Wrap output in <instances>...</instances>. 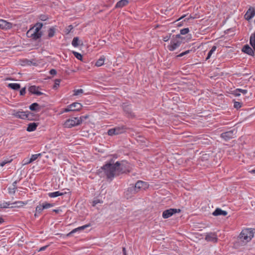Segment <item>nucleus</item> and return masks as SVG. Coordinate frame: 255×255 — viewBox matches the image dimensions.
Masks as SVG:
<instances>
[{
    "label": "nucleus",
    "instance_id": "obj_14",
    "mask_svg": "<svg viewBox=\"0 0 255 255\" xmlns=\"http://www.w3.org/2000/svg\"><path fill=\"white\" fill-rule=\"evenodd\" d=\"M228 213L226 211L222 210L220 208H217L215 209V210L212 213L213 215L215 216H225L227 215Z\"/></svg>",
    "mask_w": 255,
    "mask_h": 255
},
{
    "label": "nucleus",
    "instance_id": "obj_42",
    "mask_svg": "<svg viewBox=\"0 0 255 255\" xmlns=\"http://www.w3.org/2000/svg\"><path fill=\"white\" fill-rule=\"evenodd\" d=\"M242 103L239 102H235L234 103V107L236 109H239L242 107Z\"/></svg>",
    "mask_w": 255,
    "mask_h": 255
},
{
    "label": "nucleus",
    "instance_id": "obj_28",
    "mask_svg": "<svg viewBox=\"0 0 255 255\" xmlns=\"http://www.w3.org/2000/svg\"><path fill=\"white\" fill-rule=\"evenodd\" d=\"M44 210V208H43V205L42 204H39L37 205L35 209V216H36V214H40L41 213L42 211Z\"/></svg>",
    "mask_w": 255,
    "mask_h": 255
},
{
    "label": "nucleus",
    "instance_id": "obj_43",
    "mask_svg": "<svg viewBox=\"0 0 255 255\" xmlns=\"http://www.w3.org/2000/svg\"><path fill=\"white\" fill-rule=\"evenodd\" d=\"M232 94L235 96L238 97L241 95L239 89H236L232 92Z\"/></svg>",
    "mask_w": 255,
    "mask_h": 255
},
{
    "label": "nucleus",
    "instance_id": "obj_38",
    "mask_svg": "<svg viewBox=\"0 0 255 255\" xmlns=\"http://www.w3.org/2000/svg\"><path fill=\"white\" fill-rule=\"evenodd\" d=\"M189 32L188 28H185L180 30V33L179 34L185 35Z\"/></svg>",
    "mask_w": 255,
    "mask_h": 255
},
{
    "label": "nucleus",
    "instance_id": "obj_19",
    "mask_svg": "<svg viewBox=\"0 0 255 255\" xmlns=\"http://www.w3.org/2000/svg\"><path fill=\"white\" fill-rule=\"evenodd\" d=\"M37 126L38 125L36 123H30L28 125V127L27 128L26 130L29 132L34 131L36 130Z\"/></svg>",
    "mask_w": 255,
    "mask_h": 255
},
{
    "label": "nucleus",
    "instance_id": "obj_21",
    "mask_svg": "<svg viewBox=\"0 0 255 255\" xmlns=\"http://www.w3.org/2000/svg\"><path fill=\"white\" fill-rule=\"evenodd\" d=\"M105 60V57L102 56L96 62L95 66L97 67H100L104 64Z\"/></svg>",
    "mask_w": 255,
    "mask_h": 255
},
{
    "label": "nucleus",
    "instance_id": "obj_33",
    "mask_svg": "<svg viewBox=\"0 0 255 255\" xmlns=\"http://www.w3.org/2000/svg\"><path fill=\"white\" fill-rule=\"evenodd\" d=\"M41 155V153H38L35 154H32L30 158V162H33L35 161L38 157Z\"/></svg>",
    "mask_w": 255,
    "mask_h": 255
},
{
    "label": "nucleus",
    "instance_id": "obj_9",
    "mask_svg": "<svg viewBox=\"0 0 255 255\" xmlns=\"http://www.w3.org/2000/svg\"><path fill=\"white\" fill-rule=\"evenodd\" d=\"M255 15V9L254 7L250 6L244 15L245 18L247 20H250Z\"/></svg>",
    "mask_w": 255,
    "mask_h": 255
},
{
    "label": "nucleus",
    "instance_id": "obj_2",
    "mask_svg": "<svg viewBox=\"0 0 255 255\" xmlns=\"http://www.w3.org/2000/svg\"><path fill=\"white\" fill-rule=\"evenodd\" d=\"M42 26L43 24L42 23H36L34 26L27 31L26 33L27 36L35 40L40 38L42 35V32L41 31Z\"/></svg>",
    "mask_w": 255,
    "mask_h": 255
},
{
    "label": "nucleus",
    "instance_id": "obj_16",
    "mask_svg": "<svg viewBox=\"0 0 255 255\" xmlns=\"http://www.w3.org/2000/svg\"><path fill=\"white\" fill-rule=\"evenodd\" d=\"M82 107V105L79 103H73L70 105V108H71L72 111H80Z\"/></svg>",
    "mask_w": 255,
    "mask_h": 255
},
{
    "label": "nucleus",
    "instance_id": "obj_20",
    "mask_svg": "<svg viewBox=\"0 0 255 255\" xmlns=\"http://www.w3.org/2000/svg\"><path fill=\"white\" fill-rule=\"evenodd\" d=\"M143 187V182L142 181H138L135 184L134 190L137 192L141 188Z\"/></svg>",
    "mask_w": 255,
    "mask_h": 255
},
{
    "label": "nucleus",
    "instance_id": "obj_52",
    "mask_svg": "<svg viewBox=\"0 0 255 255\" xmlns=\"http://www.w3.org/2000/svg\"><path fill=\"white\" fill-rule=\"evenodd\" d=\"M46 248H47V246L42 247L40 249L39 251H44L46 249Z\"/></svg>",
    "mask_w": 255,
    "mask_h": 255
},
{
    "label": "nucleus",
    "instance_id": "obj_54",
    "mask_svg": "<svg viewBox=\"0 0 255 255\" xmlns=\"http://www.w3.org/2000/svg\"><path fill=\"white\" fill-rule=\"evenodd\" d=\"M123 254H124V255H127L125 248H123Z\"/></svg>",
    "mask_w": 255,
    "mask_h": 255
},
{
    "label": "nucleus",
    "instance_id": "obj_50",
    "mask_svg": "<svg viewBox=\"0 0 255 255\" xmlns=\"http://www.w3.org/2000/svg\"><path fill=\"white\" fill-rule=\"evenodd\" d=\"M49 73L51 74V75H55L57 73V72L56 71V70L54 69H51L49 71Z\"/></svg>",
    "mask_w": 255,
    "mask_h": 255
},
{
    "label": "nucleus",
    "instance_id": "obj_49",
    "mask_svg": "<svg viewBox=\"0 0 255 255\" xmlns=\"http://www.w3.org/2000/svg\"><path fill=\"white\" fill-rule=\"evenodd\" d=\"M70 111H72V110L71 108H70V105L68 106V107L63 110V112H68Z\"/></svg>",
    "mask_w": 255,
    "mask_h": 255
},
{
    "label": "nucleus",
    "instance_id": "obj_46",
    "mask_svg": "<svg viewBox=\"0 0 255 255\" xmlns=\"http://www.w3.org/2000/svg\"><path fill=\"white\" fill-rule=\"evenodd\" d=\"M103 202L102 201H101L99 199H96V200H94L93 201V204L92 205L93 206H96L97 204L98 203H102Z\"/></svg>",
    "mask_w": 255,
    "mask_h": 255
},
{
    "label": "nucleus",
    "instance_id": "obj_6",
    "mask_svg": "<svg viewBox=\"0 0 255 255\" xmlns=\"http://www.w3.org/2000/svg\"><path fill=\"white\" fill-rule=\"evenodd\" d=\"M237 130L233 129L229 131L222 133L221 137L225 141H228L236 136Z\"/></svg>",
    "mask_w": 255,
    "mask_h": 255
},
{
    "label": "nucleus",
    "instance_id": "obj_39",
    "mask_svg": "<svg viewBox=\"0 0 255 255\" xmlns=\"http://www.w3.org/2000/svg\"><path fill=\"white\" fill-rule=\"evenodd\" d=\"M83 93V90L81 89L75 90H74L73 95L74 96H78L80 94H82Z\"/></svg>",
    "mask_w": 255,
    "mask_h": 255
},
{
    "label": "nucleus",
    "instance_id": "obj_58",
    "mask_svg": "<svg viewBox=\"0 0 255 255\" xmlns=\"http://www.w3.org/2000/svg\"><path fill=\"white\" fill-rule=\"evenodd\" d=\"M14 185H15L16 186V181H14L13 183H12V186L14 187Z\"/></svg>",
    "mask_w": 255,
    "mask_h": 255
},
{
    "label": "nucleus",
    "instance_id": "obj_36",
    "mask_svg": "<svg viewBox=\"0 0 255 255\" xmlns=\"http://www.w3.org/2000/svg\"><path fill=\"white\" fill-rule=\"evenodd\" d=\"M88 117H89L88 115H86V116H81L79 118L77 117V118L78 119V120H79L80 121L79 122V124H81L83 121L86 120L87 118H88Z\"/></svg>",
    "mask_w": 255,
    "mask_h": 255
},
{
    "label": "nucleus",
    "instance_id": "obj_25",
    "mask_svg": "<svg viewBox=\"0 0 255 255\" xmlns=\"http://www.w3.org/2000/svg\"><path fill=\"white\" fill-rule=\"evenodd\" d=\"M7 87L11 89L17 90L20 89V85L18 83H9Z\"/></svg>",
    "mask_w": 255,
    "mask_h": 255
},
{
    "label": "nucleus",
    "instance_id": "obj_12",
    "mask_svg": "<svg viewBox=\"0 0 255 255\" xmlns=\"http://www.w3.org/2000/svg\"><path fill=\"white\" fill-rule=\"evenodd\" d=\"M242 51L251 56H253L255 51L253 47H250L248 45H245L243 48Z\"/></svg>",
    "mask_w": 255,
    "mask_h": 255
},
{
    "label": "nucleus",
    "instance_id": "obj_5",
    "mask_svg": "<svg viewBox=\"0 0 255 255\" xmlns=\"http://www.w3.org/2000/svg\"><path fill=\"white\" fill-rule=\"evenodd\" d=\"M12 115L14 117L22 120H32L33 114L28 111H15L12 113Z\"/></svg>",
    "mask_w": 255,
    "mask_h": 255
},
{
    "label": "nucleus",
    "instance_id": "obj_24",
    "mask_svg": "<svg viewBox=\"0 0 255 255\" xmlns=\"http://www.w3.org/2000/svg\"><path fill=\"white\" fill-rule=\"evenodd\" d=\"M91 226V225L89 224H87V225H84V226H81V227H79L78 228H77L76 229H74V230H73L69 234H73V233H74L78 231H80V230H84L85 229H86V228L87 227H89L90 226Z\"/></svg>",
    "mask_w": 255,
    "mask_h": 255
},
{
    "label": "nucleus",
    "instance_id": "obj_3",
    "mask_svg": "<svg viewBox=\"0 0 255 255\" xmlns=\"http://www.w3.org/2000/svg\"><path fill=\"white\" fill-rule=\"evenodd\" d=\"M183 39L180 34H177L176 35H173L170 41V43L167 46V48L170 51H173L177 48H178Z\"/></svg>",
    "mask_w": 255,
    "mask_h": 255
},
{
    "label": "nucleus",
    "instance_id": "obj_22",
    "mask_svg": "<svg viewBox=\"0 0 255 255\" xmlns=\"http://www.w3.org/2000/svg\"><path fill=\"white\" fill-rule=\"evenodd\" d=\"M250 43L252 47L255 50V31L253 33L251 34L250 36Z\"/></svg>",
    "mask_w": 255,
    "mask_h": 255
},
{
    "label": "nucleus",
    "instance_id": "obj_55",
    "mask_svg": "<svg viewBox=\"0 0 255 255\" xmlns=\"http://www.w3.org/2000/svg\"><path fill=\"white\" fill-rule=\"evenodd\" d=\"M4 222L3 219L2 218H0V225Z\"/></svg>",
    "mask_w": 255,
    "mask_h": 255
},
{
    "label": "nucleus",
    "instance_id": "obj_56",
    "mask_svg": "<svg viewBox=\"0 0 255 255\" xmlns=\"http://www.w3.org/2000/svg\"><path fill=\"white\" fill-rule=\"evenodd\" d=\"M251 173H255V169L252 170L250 171Z\"/></svg>",
    "mask_w": 255,
    "mask_h": 255
},
{
    "label": "nucleus",
    "instance_id": "obj_41",
    "mask_svg": "<svg viewBox=\"0 0 255 255\" xmlns=\"http://www.w3.org/2000/svg\"><path fill=\"white\" fill-rule=\"evenodd\" d=\"M61 80L60 79H56L54 82V85L53 86V89H57L60 85Z\"/></svg>",
    "mask_w": 255,
    "mask_h": 255
},
{
    "label": "nucleus",
    "instance_id": "obj_7",
    "mask_svg": "<svg viewBox=\"0 0 255 255\" xmlns=\"http://www.w3.org/2000/svg\"><path fill=\"white\" fill-rule=\"evenodd\" d=\"M80 121L78 120L77 117L72 118L67 120L63 124V126L65 128H70L72 127L79 125V122Z\"/></svg>",
    "mask_w": 255,
    "mask_h": 255
},
{
    "label": "nucleus",
    "instance_id": "obj_18",
    "mask_svg": "<svg viewBox=\"0 0 255 255\" xmlns=\"http://www.w3.org/2000/svg\"><path fill=\"white\" fill-rule=\"evenodd\" d=\"M128 0H121L116 3L115 8H122L128 5Z\"/></svg>",
    "mask_w": 255,
    "mask_h": 255
},
{
    "label": "nucleus",
    "instance_id": "obj_34",
    "mask_svg": "<svg viewBox=\"0 0 255 255\" xmlns=\"http://www.w3.org/2000/svg\"><path fill=\"white\" fill-rule=\"evenodd\" d=\"M42 205H43V208H44V209H49V208H51L54 206L53 204L48 203L46 202L42 203Z\"/></svg>",
    "mask_w": 255,
    "mask_h": 255
},
{
    "label": "nucleus",
    "instance_id": "obj_44",
    "mask_svg": "<svg viewBox=\"0 0 255 255\" xmlns=\"http://www.w3.org/2000/svg\"><path fill=\"white\" fill-rule=\"evenodd\" d=\"M11 161V160H4L1 162H0V166L1 167L4 166L6 163H10Z\"/></svg>",
    "mask_w": 255,
    "mask_h": 255
},
{
    "label": "nucleus",
    "instance_id": "obj_31",
    "mask_svg": "<svg viewBox=\"0 0 255 255\" xmlns=\"http://www.w3.org/2000/svg\"><path fill=\"white\" fill-rule=\"evenodd\" d=\"M72 53L75 56V57L76 58H77L78 60H80L81 61L82 60L83 56L80 53H79L77 52H76V51H72Z\"/></svg>",
    "mask_w": 255,
    "mask_h": 255
},
{
    "label": "nucleus",
    "instance_id": "obj_29",
    "mask_svg": "<svg viewBox=\"0 0 255 255\" xmlns=\"http://www.w3.org/2000/svg\"><path fill=\"white\" fill-rule=\"evenodd\" d=\"M55 33V28L51 27L48 30V36L49 38L52 37L54 36Z\"/></svg>",
    "mask_w": 255,
    "mask_h": 255
},
{
    "label": "nucleus",
    "instance_id": "obj_51",
    "mask_svg": "<svg viewBox=\"0 0 255 255\" xmlns=\"http://www.w3.org/2000/svg\"><path fill=\"white\" fill-rule=\"evenodd\" d=\"M40 19L42 21H45L47 19V17L44 15H41L40 16Z\"/></svg>",
    "mask_w": 255,
    "mask_h": 255
},
{
    "label": "nucleus",
    "instance_id": "obj_10",
    "mask_svg": "<svg viewBox=\"0 0 255 255\" xmlns=\"http://www.w3.org/2000/svg\"><path fill=\"white\" fill-rule=\"evenodd\" d=\"M123 132V129L120 128H116L108 130V134L110 136L120 134Z\"/></svg>",
    "mask_w": 255,
    "mask_h": 255
},
{
    "label": "nucleus",
    "instance_id": "obj_8",
    "mask_svg": "<svg viewBox=\"0 0 255 255\" xmlns=\"http://www.w3.org/2000/svg\"><path fill=\"white\" fill-rule=\"evenodd\" d=\"M181 210L177 209L170 208L164 211L162 213V217L164 219H167L174 214L180 212Z\"/></svg>",
    "mask_w": 255,
    "mask_h": 255
},
{
    "label": "nucleus",
    "instance_id": "obj_4",
    "mask_svg": "<svg viewBox=\"0 0 255 255\" xmlns=\"http://www.w3.org/2000/svg\"><path fill=\"white\" fill-rule=\"evenodd\" d=\"M254 229H251L243 230L239 236L240 239L245 243L250 242L254 237Z\"/></svg>",
    "mask_w": 255,
    "mask_h": 255
},
{
    "label": "nucleus",
    "instance_id": "obj_15",
    "mask_svg": "<svg viewBox=\"0 0 255 255\" xmlns=\"http://www.w3.org/2000/svg\"><path fill=\"white\" fill-rule=\"evenodd\" d=\"M28 91L30 93L36 94L38 96L41 95L42 94V92L39 91L38 87H36V86H30L28 89Z\"/></svg>",
    "mask_w": 255,
    "mask_h": 255
},
{
    "label": "nucleus",
    "instance_id": "obj_40",
    "mask_svg": "<svg viewBox=\"0 0 255 255\" xmlns=\"http://www.w3.org/2000/svg\"><path fill=\"white\" fill-rule=\"evenodd\" d=\"M191 51V50H186V51H185L184 52H183L181 53L180 54L177 55L176 56V57H182V56H184L185 55H187V54H189L190 52Z\"/></svg>",
    "mask_w": 255,
    "mask_h": 255
},
{
    "label": "nucleus",
    "instance_id": "obj_1",
    "mask_svg": "<svg viewBox=\"0 0 255 255\" xmlns=\"http://www.w3.org/2000/svg\"><path fill=\"white\" fill-rule=\"evenodd\" d=\"M102 169L107 178L110 179H112L115 176L123 172L121 164L118 161L115 164L111 162L107 163L102 167Z\"/></svg>",
    "mask_w": 255,
    "mask_h": 255
},
{
    "label": "nucleus",
    "instance_id": "obj_35",
    "mask_svg": "<svg viewBox=\"0 0 255 255\" xmlns=\"http://www.w3.org/2000/svg\"><path fill=\"white\" fill-rule=\"evenodd\" d=\"M172 34L171 33H168L166 34V35L163 36L162 39L164 41L167 42L171 38Z\"/></svg>",
    "mask_w": 255,
    "mask_h": 255
},
{
    "label": "nucleus",
    "instance_id": "obj_45",
    "mask_svg": "<svg viewBox=\"0 0 255 255\" xmlns=\"http://www.w3.org/2000/svg\"><path fill=\"white\" fill-rule=\"evenodd\" d=\"M32 162H30V159H24L22 161L23 165H26L31 163Z\"/></svg>",
    "mask_w": 255,
    "mask_h": 255
},
{
    "label": "nucleus",
    "instance_id": "obj_47",
    "mask_svg": "<svg viewBox=\"0 0 255 255\" xmlns=\"http://www.w3.org/2000/svg\"><path fill=\"white\" fill-rule=\"evenodd\" d=\"M239 91H240V94L241 93H242L243 95H246L247 92H248V90H245V89H239L238 88Z\"/></svg>",
    "mask_w": 255,
    "mask_h": 255
},
{
    "label": "nucleus",
    "instance_id": "obj_11",
    "mask_svg": "<svg viewBox=\"0 0 255 255\" xmlns=\"http://www.w3.org/2000/svg\"><path fill=\"white\" fill-rule=\"evenodd\" d=\"M12 27V24L4 19H0V28L10 29Z\"/></svg>",
    "mask_w": 255,
    "mask_h": 255
},
{
    "label": "nucleus",
    "instance_id": "obj_53",
    "mask_svg": "<svg viewBox=\"0 0 255 255\" xmlns=\"http://www.w3.org/2000/svg\"><path fill=\"white\" fill-rule=\"evenodd\" d=\"M53 211L56 213H58L60 211H61V210L59 209H54Z\"/></svg>",
    "mask_w": 255,
    "mask_h": 255
},
{
    "label": "nucleus",
    "instance_id": "obj_57",
    "mask_svg": "<svg viewBox=\"0 0 255 255\" xmlns=\"http://www.w3.org/2000/svg\"><path fill=\"white\" fill-rule=\"evenodd\" d=\"M144 188L146 187H147V186H148V185L146 183H145V182H144Z\"/></svg>",
    "mask_w": 255,
    "mask_h": 255
},
{
    "label": "nucleus",
    "instance_id": "obj_23",
    "mask_svg": "<svg viewBox=\"0 0 255 255\" xmlns=\"http://www.w3.org/2000/svg\"><path fill=\"white\" fill-rule=\"evenodd\" d=\"M48 196L50 198H55L59 196H62L64 195V193L59 191H55L54 192H50L48 194Z\"/></svg>",
    "mask_w": 255,
    "mask_h": 255
},
{
    "label": "nucleus",
    "instance_id": "obj_30",
    "mask_svg": "<svg viewBox=\"0 0 255 255\" xmlns=\"http://www.w3.org/2000/svg\"><path fill=\"white\" fill-rule=\"evenodd\" d=\"M79 41L78 37H74L72 41V45L75 47H78L79 45Z\"/></svg>",
    "mask_w": 255,
    "mask_h": 255
},
{
    "label": "nucleus",
    "instance_id": "obj_13",
    "mask_svg": "<svg viewBox=\"0 0 255 255\" xmlns=\"http://www.w3.org/2000/svg\"><path fill=\"white\" fill-rule=\"evenodd\" d=\"M205 240L208 242L215 243L217 242L218 238L215 234L211 233L206 236Z\"/></svg>",
    "mask_w": 255,
    "mask_h": 255
},
{
    "label": "nucleus",
    "instance_id": "obj_32",
    "mask_svg": "<svg viewBox=\"0 0 255 255\" xmlns=\"http://www.w3.org/2000/svg\"><path fill=\"white\" fill-rule=\"evenodd\" d=\"M11 204L9 202H4L2 203H0V208H7L9 207L10 205H11Z\"/></svg>",
    "mask_w": 255,
    "mask_h": 255
},
{
    "label": "nucleus",
    "instance_id": "obj_17",
    "mask_svg": "<svg viewBox=\"0 0 255 255\" xmlns=\"http://www.w3.org/2000/svg\"><path fill=\"white\" fill-rule=\"evenodd\" d=\"M27 204V202H23V201H15L11 204V208H13V207L20 208V207H23L24 205H25Z\"/></svg>",
    "mask_w": 255,
    "mask_h": 255
},
{
    "label": "nucleus",
    "instance_id": "obj_27",
    "mask_svg": "<svg viewBox=\"0 0 255 255\" xmlns=\"http://www.w3.org/2000/svg\"><path fill=\"white\" fill-rule=\"evenodd\" d=\"M217 49V46H215V45H214L213 46H212L211 49L209 51L208 53V55H207V56L206 58V60H208V59H209L212 55L215 52V51Z\"/></svg>",
    "mask_w": 255,
    "mask_h": 255
},
{
    "label": "nucleus",
    "instance_id": "obj_59",
    "mask_svg": "<svg viewBox=\"0 0 255 255\" xmlns=\"http://www.w3.org/2000/svg\"><path fill=\"white\" fill-rule=\"evenodd\" d=\"M68 27H69V29H72L73 28L72 26V25H69V26H68Z\"/></svg>",
    "mask_w": 255,
    "mask_h": 255
},
{
    "label": "nucleus",
    "instance_id": "obj_48",
    "mask_svg": "<svg viewBox=\"0 0 255 255\" xmlns=\"http://www.w3.org/2000/svg\"><path fill=\"white\" fill-rule=\"evenodd\" d=\"M26 93L25 88H23L20 90V95H24Z\"/></svg>",
    "mask_w": 255,
    "mask_h": 255
},
{
    "label": "nucleus",
    "instance_id": "obj_26",
    "mask_svg": "<svg viewBox=\"0 0 255 255\" xmlns=\"http://www.w3.org/2000/svg\"><path fill=\"white\" fill-rule=\"evenodd\" d=\"M29 109L31 111H38L40 110V108L37 103H34L29 106Z\"/></svg>",
    "mask_w": 255,
    "mask_h": 255
},
{
    "label": "nucleus",
    "instance_id": "obj_37",
    "mask_svg": "<svg viewBox=\"0 0 255 255\" xmlns=\"http://www.w3.org/2000/svg\"><path fill=\"white\" fill-rule=\"evenodd\" d=\"M16 186L15 185H14V187L13 186L12 188H8V192L9 194H14L16 191Z\"/></svg>",
    "mask_w": 255,
    "mask_h": 255
}]
</instances>
